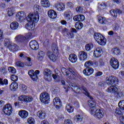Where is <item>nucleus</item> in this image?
<instances>
[{
	"label": "nucleus",
	"mask_w": 124,
	"mask_h": 124,
	"mask_svg": "<svg viewBox=\"0 0 124 124\" xmlns=\"http://www.w3.org/2000/svg\"><path fill=\"white\" fill-rule=\"evenodd\" d=\"M22 38H23V36L21 35H18L16 36L15 40L16 41L18 42V41H20V40H21Z\"/></svg>",
	"instance_id": "57"
},
{
	"label": "nucleus",
	"mask_w": 124,
	"mask_h": 124,
	"mask_svg": "<svg viewBox=\"0 0 124 124\" xmlns=\"http://www.w3.org/2000/svg\"><path fill=\"white\" fill-rule=\"evenodd\" d=\"M73 32L76 33V32H77V31H76V29L74 28H71V32L68 33L67 34V37L68 38H74V33H73Z\"/></svg>",
	"instance_id": "29"
},
{
	"label": "nucleus",
	"mask_w": 124,
	"mask_h": 124,
	"mask_svg": "<svg viewBox=\"0 0 124 124\" xmlns=\"http://www.w3.org/2000/svg\"><path fill=\"white\" fill-rule=\"evenodd\" d=\"M0 72L2 73V74H3L4 75H5L7 73L6 70H5V68H1L0 69Z\"/></svg>",
	"instance_id": "56"
},
{
	"label": "nucleus",
	"mask_w": 124,
	"mask_h": 124,
	"mask_svg": "<svg viewBox=\"0 0 124 124\" xmlns=\"http://www.w3.org/2000/svg\"><path fill=\"white\" fill-rule=\"evenodd\" d=\"M66 109L68 113H72L74 111V108L72 106L69 104H67L66 106Z\"/></svg>",
	"instance_id": "38"
},
{
	"label": "nucleus",
	"mask_w": 124,
	"mask_h": 124,
	"mask_svg": "<svg viewBox=\"0 0 124 124\" xmlns=\"http://www.w3.org/2000/svg\"><path fill=\"white\" fill-rule=\"evenodd\" d=\"M72 89L74 92H75L77 93H82V90L80 89L78 86H75L74 87H72Z\"/></svg>",
	"instance_id": "36"
},
{
	"label": "nucleus",
	"mask_w": 124,
	"mask_h": 124,
	"mask_svg": "<svg viewBox=\"0 0 124 124\" xmlns=\"http://www.w3.org/2000/svg\"><path fill=\"white\" fill-rule=\"evenodd\" d=\"M66 6L69 8H73V7H74V4L71 2H68L66 3Z\"/></svg>",
	"instance_id": "51"
},
{
	"label": "nucleus",
	"mask_w": 124,
	"mask_h": 124,
	"mask_svg": "<svg viewBox=\"0 0 124 124\" xmlns=\"http://www.w3.org/2000/svg\"><path fill=\"white\" fill-rule=\"evenodd\" d=\"M93 48V44H88L86 45L85 49L86 51H91Z\"/></svg>",
	"instance_id": "44"
},
{
	"label": "nucleus",
	"mask_w": 124,
	"mask_h": 124,
	"mask_svg": "<svg viewBox=\"0 0 124 124\" xmlns=\"http://www.w3.org/2000/svg\"><path fill=\"white\" fill-rule=\"evenodd\" d=\"M10 90L12 92H16L18 90V84L16 82H12L10 85Z\"/></svg>",
	"instance_id": "23"
},
{
	"label": "nucleus",
	"mask_w": 124,
	"mask_h": 124,
	"mask_svg": "<svg viewBox=\"0 0 124 124\" xmlns=\"http://www.w3.org/2000/svg\"><path fill=\"white\" fill-rule=\"evenodd\" d=\"M37 116L40 118V119H45V117H46V113L43 110H39L37 113Z\"/></svg>",
	"instance_id": "30"
},
{
	"label": "nucleus",
	"mask_w": 124,
	"mask_h": 124,
	"mask_svg": "<svg viewBox=\"0 0 124 124\" xmlns=\"http://www.w3.org/2000/svg\"><path fill=\"white\" fill-rule=\"evenodd\" d=\"M18 115L21 119H27L29 117V112L24 109H21L18 111Z\"/></svg>",
	"instance_id": "12"
},
{
	"label": "nucleus",
	"mask_w": 124,
	"mask_h": 124,
	"mask_svg": "<svg viewBox=\"0 0 124 124\" xmlns=\"http://www.w3.org/2000/svg\"><path fill=\"white\" fill-rule=\"evenodd\" d=\"M84 66L87 68L90 67V66H93V62L91 61H89L85 62Z\"/></svg>",
	"instance_id": "47"
},
{
	"label": "nucleus",
	"mask_w": 124,
	"mask_h": 124,
	"mask_svg": "<svg viewBox=\"0 0 124 124\" xmlns=\"http://www.w3.org/2000/svg\"><path fill=\"white\" fill-rule=\"evenodd\" d=\"M62 73L66 77L68 80H72L74 78L75 75V71L71 69L70 68L66 69L64 67H62L61 69Z\"/></svg>",
	"instance_id": "2"
},
{
	"label": "nucleus",
	"mask_w": 124,
	"mask_h": 124,
	"mask_svg": "<svg viewBox=\"0 0 124 124\" xmlns=\"http://www.w3.org/2000/svg\"><path fill=\"white\" fill-rule=\"evenodd\" d=\"M13 111L12 105L10 104L5 105L2 108V112L5 115H7V116H10V115L12 114Z\"/></svg>",
	"instance_id": "8"
},
{
	"label": "nucleus",
	"mask_w": 124,
	"mask_h": 124,
	"mask_svg": "<svg viewBox=\"0 0 124 124\" xmlns=\"http://www.w3.org/2000/svg\"><path fill=\"white\" fill-rule=\"evenodd\" d=\"M47 14L51 19H56L57 18V12L53 10H50L48 11Z\"/></svg>",
	"instance_id": "22"
},
{
	"label": "nucleus",
	"mask_w": 124,
	"mask_h": 124,
	"mask_svg": "<svg viewBox=\"0 0 124 124\" xmlns=\"http://www.w3.org/2000/svg\"><path fill=\"white\" fill-rule=\"evenodd\" d=\"M25 17H26V14L24 12H19L16 14V18L17 21L21 22Z\"/></svg>",
	"instance_id": "17"
},
{
	"label": "nucleus",
	"mask_w": 124,
	"mask_h": 124,
	"mask_svg": "<svg viewBox=\"0 0 124 124\" xmlns=\"http://www.w3.org/2000/svg\"><path fill=\"white\" fill-rule=\"evenodd\" d=\"M119 76L122 79H124V71L119 72Z\"/></svg>",
	"instance_id": "62"
},
{
	"label": "nucleus",
	"mask_w": 124,
	"mask_h": 124,
	"mask_svg": "<svg viewBox=\"0 0 124 124\" xmlns=\"http://www.w3.org/2000/svg\"><path fill=\"white\" fill-rule=\"evenodd\" d=\"M118 106L121 110H124V100H122L119 102Z\"/></svg>",
	"instance_id": "46"
},
{
	"label": "nucleus",
	"mask_w": 124,
	"mask_h": 124,
	"mask_svg": "<svg viewBox=\"0 0 124 124\" xmlns=\"http://www.w3.org/2000/svg\"><path fill=\"white\" fill-rule=\"evenodd\" d=\"M110 13L113 17H117V12L116 11H114V10H111L110 11Z\"/></svg>",
	"instance_id": "53"
},
{
	"label": "nucleus",
	"mask_w": 124,
	"mask_h": 124,
	"mask_svg": "<svg viewBox=\"0 0 124 124\" xmlns=\"http://www.w3.org/2000/svg\"><path fill=\"white\" fill-rule=\"evenodd\" d=\"M55 6L58 11H63L65 9V5L62 3H57Z\"/></svg>",
	"instance_id": "20"
},
{
	"label": "nucleus",
	"mask_w": 124,
	"mask_h": 124,
	"mask_svg": "<svg viewBox=\"0 0 124 124\" xmlns=\"http://www.w3.org/2000/svg\"><path fill=\"white\" fill-rule=\"evenodd\" d=\"M3 40V33L2 31L0 30V42H1Z\"/></svg>",
	"instance_id": "60"
},
{
	"label": "nucleus",
	"mask_w": 124,
	"mask_h": 124,
	"mask_svg": "<svg viewBox=\"0 0 124 124\" xmlns=\"http://www.w3.org/2000/svg\"><path fill=\"white\" fill-rule=\"evenodd\" d=\"M53 103L54 105H56V108H59L62 106V101L59 97H56L53 99Z\"/></svg>",
	"instance_id": "25"
},
{
	"label": "nucleus",
	"mask_w": 124,
	"mask_h": 124,
	"mask_svg": "<svg viewBox=\"0 0 124 124\" xmlns=\"http://www.w3.org/2000/svg\"><path fill=\"white\" fill-rule=\"evenodd\" d=\"M81 89L84 94L87 95V96L91 99L88 101L85 108L88 109V110H90L91 115H94V116L96 117L97 119H102V118L104 117V111L100 109H96V108L95 107V102L93 101V98L90 95V93L88 92L87 88L85 87H82Z\"/></svg>",
	"instance_id": "1"
},
{
	"label": "nucleus",
	"mask_w": 124,
	"mask_h": 124,
	"mask_svg": "<svg viewBox=\"0 0 124 124\" xmlns=\"http://www.w3.org/2000/svg\"><path fill=\"white\" fill-rule=\"evenodd\" d=\"M101 75H102V72H97V73H96L95 74V76L96 77H98L99 76H101Z\"/></svg>",
	"instance_id": "64"
},
{
	"label": "nucleus",
	"mask_w": 124,
	"mask_h": 124,
	"mask_svg": "<svg viewBox=\"0 0 124 124\" xmlns=\"http://www.w3.org/2000/svg\"><path fill=\"white\" fill-rule=\"evenodd\" d=\"M73 20L75 22H77V21H79V15L74 16L73 17Z\"/></svg>",
	"instance_id": "61"
},
{
	"label": "nucleus",
	"mask_w": 124,
	"mask_h": 124,
	"mask_svg": "<svg viewBox=\"0 0 124 124\" xmlns=\"http://www.w3.org/2000/svg\"><path fill=\"white\" fill-rule=\"evenodd\" d=\"M85 20V16L83 15H78V21H84Z\"/></svg>",
	"instance_id": "55"
},
{
	"label": "nucleus",
	"mask_w": 124,
	"mask_h": 124,
	"mask_svg": "<svg viewBox=\"0 0 124 124\" xmlns=\"http://www.w3.org/2000/svg\"><path fill=\"white\" fill-rule=\"evenodd\" d=\"M30 46L32 50H37L38 49V43L36 41H31L30 43Z\"/></svg>",
	"instance_id": "19"
},
{
	"label": "nucleus",
	"mask_w": 124,
	"mask_h": 124,
	"mask_svg": "<svg viewBox=\"0 0 124 124\" xmlns=\"http://www.w3.org/2000/svg\"><path fill=\"white\" fill-rule=\"evenodd\" d=\"M98 7L100 9H105V8L107 7V4H106V3H105V2L99 3Z\"/></svg>",
	"instance_id": "40"
},
{
	"label": "nucleus",
	"mask_w": 124,
	"mask_h": 124,
	"mask_svg": "<svg viewBox=\"0 0 124 124\" xmlns=\"http://www.w3.org/2000/svg\"><path fill=\"white\" fill-rule=\"evenodd\" d=\"M19 27V23L17 22H13L10 25V28L12 30H17Z\"/></svg>",
	"instance_id": "33"
},
{
	"label": "nucleus",
	"mask_w": 124,
	"mask_h": 124,
	"mask_svg": "<svg viewBox=\"0 0 124 124\" xmlns=\"http://www.w3.org/2000/svg\"><path fill=\"white\" fill-rule=\"evenodd\" d=\"M107 92L108 93H117L118 88L116 86H112L107 89Z\"/></svg>",
	"instance_id": "21"
},
{
	"label": "nucleus",
	"mask_w": 124,
	"mask_h": 124,
	"mask_svg": "<svg viewBox=\"0 0 124 124\" xmlns=\"http://www.w3.org/2000/svg\"><path fill=\"white\" fill-rule=\"evenodd\" d=\"M11 80H12V81H13L14 82H16L18 81V76L15 75H12L11 76Z\"/></svg>",
	"instance_id": "49"
},
{
	"label": "nucleus",
	"mask_w": 124,
	"mask_h": 124,
	"mask_svg": "<svg viewBox=\"0 0 124 124\" xmlns=\"http://www.w3.org/2000/svg\"><path fill=\"white\" fill-rule=\"evenodd\" d=\"M78 60V58L77 57V55L75 54H71L69 56V61H70V62H72V63H76Z\"/></svg>",
	"instance_id": "18"
},
{
	"label": "nucleus",
	"mask_w": 124,
	"mask_h": 124,
	"mask_svg": "<svg viewBox=\"0 0 124 124\" xmlns=\"http://www.w3.org/2000/svg\"><path fill=\"white\" fill-rule=\"evenodd\" d=\"M52 50L56 55H58L59 51L58 50V46L57 44H53L52 45Z\"/></svg>",
	"instance_id": "41"
},
{
	"label": "nucleus",
	"mask_w": 124,
	"mask_h": 124,
	"mask_svg": "<svg viewBox=\"0 0 124 124\" xmlns=\"http://www.w3.org/2000/svg\"><path fill=\"white\" fill-rule=\"evenodd\" d=\"M106 82L108 85H114L119 82V79L113 76H109L106 78Z\"/></svg>",
	"instance_id": "9"
},
{
	"label": "nucleus",
	"mask_w": 124,
	"mask_h": 124,
	"mask_svg": "<svg viewBox=\"0 0 124 124\" xmlns=\"http://www.w3.org/2000/svg\"><path fill=\"white\" fill-rule=\"evenodd\" d=\"M119 120L121 124H124V116H121L119 117Z\"/></svg>",
	"instance_id": "63"
},
{
	"label": "nucleus",
	"mask_w": 124,
	"mask_h": 124,
	"mask_svg": "<svg viewBox=\"0 0 124 124\" xmlns=\"http://www.w3.org/2000/svg\"><path fill=\"white\" fill-rule=\"evenodd\" d=\"M44 57H45V53L43 51H40L38 53L37 59L39 62H42L44 60Z\"/></svg>",
	"instance_id": "26"
},
{
	"label": "nucleus",
	"mask_w": 124,
	"mask_h": 124,
	"mask_svg": "<svg viewBox=\"0 0 124 124\" xmlns=\"http://www.w3.org/2000/svg\"><path fill=\"white\" fill-rule=\"evenodd\" d=\"M4 45L6 47H8L9 50L11 51V52H15L18 51L19 49V46L17 45L12 43L8 39H5L4 41Z\"/></svg>",
	"instance_id": "3"
},
{
	"label": "nucleus",
	"mask_w": 124,
	"mask_h": 124,
	"mask_svg": "<svg viewBox=\"0 0 124 124\" xmlns=\"http://www.w3.org/2000/svg\"><path fill=\"white\" fill-rule=\"evenodd\" d=\"M98 21L99 24L101 25H105L107 24V19L105 17H103L102 16H99L98 17Z\"/></svg>",
	"instance_id": "31"
},
{
	"label": "nucleus",
	"mask_w": 124,
	"mask_h": 124,
	"mask_svg": "<svg viewBox=\"0 0 124 124\" xmlns=\"http://www.w3.org/2000/svg\"><path fill=\"white\" fill-rule=\"evenodd\" d=\"M92 66H93V67H97V66H99V63H98V62L94 61L92 62Z\"/></svg>",
	"instance_id": "54"
},
{
	"label": "nucleus",
	"mask_w": 124,
	"mask_h": 124,
	"mask_svg": "<svg viewBox=\"0 0 124 124\" xmlns=\"http://www.w3.org/2000/svg\"><path fill=\"white\" fill-rule=\"evenodd\" d=\"M72 121L70 119H66L64 121V124H73Z\"/></svg>",
	"instance_id": "58"
},
{
	"label": "nucleus",
	"mask_w": 124,
	"mask_h": 124,
	"mask_svg": "<svg viewBox=\"0 0 124 124\" xmlns=\"http://www.w3.org/2000/svg\"><path fill=\"white\" fill-rule=\"evenodd\" d=\"M78 57L79 60L83 62V61H86L87 60L88 55L85 51H80L78 52Z\"/></svg>",
	"instance_id": "13"
},
{
	"label": "nucleus",
	"mask_w": 124,
	"mask_h": 124,
	"mask_svg": "<svg viewBox=\"0 0 124 124\" xmlns=\"http://www.w3.org/2000/svg\"><path fill=\"white\" fill-rule=\"evenodd\" d=\"M72 15V13L71 11L66 12L64 14V18L67 21L70 20V16Z\"/></svg>",
	"instance_id": "34"
},
{
	"label": "nucleus",
	"mask_w": 124,
	"mask_h": 124,
	"mask_svg": "<svg viewBox=\"0 0 124 124\" xmlns=\"http://www.w3.org/2000/svg\"><path fill=\"white\" fill-rule=\"evenodd\" d=\"M103 51H102V48L101 47H97L96 49L93 52V56L95 58H99V57L101 56Z\"/></svg>",
	"instance_id": "16"
},
{
	"label": "nucleus",
	"mask_w": 124,
	"mask_h": 124,
	"mask_svg": "<svg viewBox=\"0 0 124 124\" xmlns=\"http://www.w3.org/2000/svg\"><path fill=\"white\" fill-rule=\"evenodd\" d=\"M28 75L33 81H36L38 79L37 75L35 74L33 70H30L28 71Z\"/></svg>",
	"instance_id": "15"
},
{
	"label": "nucleus",
	"mask_w": 124,
	"mask_h": 124,
	"mask_svg": "<svg viewBox=\"0 0 124 124\" xmlns=\"http://www.w3.org/2000/svg\"><path fill=\"white\" fill-rule=\"evenodd\" d=\"M40 100L42 103L48 104L50 101V95L47 92H44L40 94Z\"/></svg>",
	"instance_id": "6"
},
{
	"label": "nucleus",
	"mask_w": 124,
	"mask_h": 124,
	"mask_svg": "<svg viewBox=\"0 0 124 124\" xmlns=\"http://www.w3.org/2000/svg\"><path fill=\"white\" fill-rule=\"evenodd\" d=\"M41 4L43 7L48 8L50 7V2L48 0H41Z\"/></svg>",
	"instance_id": "28"
},
{
	"label": "nucleus",
	"mask_w": 124,
	"mask_h": 124,
	"mask_svg": "<svg viewBox=\"0 0 124 124\" xmlns=\"http://www.w3.org/2000/svg\"><path fill=\"white\" fill-rule=\"evenodd\" d=\"M26 20L30 23L35 24L39 21V15L38 14H30L26 17Z\"/></svg>",
	"instance_id": "5"
},
{
	"label": "nucleus",
	"mask_w": 124,
	"mask_h": 124,
	"mask_svg": "<svg viewBox=\"0 0 124 124\" xmlns=\"http://www.w3.org/2000/svg\"><path fill=\"white\" fill-rule=\"evenodd\" d=\"M83 27H84V25L82 23L77 22L75 24V28L77 30H82Z\"/></svg>",
	"instance_id": "45"
},
{
	"label": "nucleus",
	"mask_w": 124,
	"mask_h": 124,
	"mask_svg": "<svg viewBox=\"0 0 124 124\" xmlns=\"http://www.w3.org/2000/svg\"><path fill=\"white\" fill-rule=\"evenodd\" d=\"M112 54L114 55H121V50L118 48H114V49H112L111 50Z\"/></svg>",
	"instance_id": "39"
},
{
	"label": "nucleus",
	"mask_w": 124,
	"mask_h": 124,
	"mask_svg": "<svg viewBox=\"0 0 124 124\" xmlns=\"http://www.w3.org/2000/svg\"><path fill=\"white\" fill-rule=\"evenodd\" d=\"M33 98L30 95H21L18 97V101H24L26 103H29V102H31Z\"/></svg>",
	"instance_id": "10"
},
{
	"label": "nucleus",
	"mask_w": 124,
	"mask_h": 124,
	"mask_svg": "<svg viewBox=\"0 0 124 124\" xmlns=\"http://www.w3.org/2000/svg\"><path fill=\"white\" fill-rule=\"evenodd\" d=\"M93 37L99 45L104 46L106 45V38L100 33H95Z\"/></svg>",
	"instance_id": "4"
},
{
	"label": "nucleus",
	"mask_w": 124,
	"mask_h": 124,
	"mask_svg": "<svg viewBox=\"0 0 124 124\" xmlns=\"http://www.w3.org/2000/svg\"><path fill=\"white\" fill-rule=\"evenodd\" d=\"M115 114H116V115H122L123 113L122 112L121 110H120V108H116V109H115Z\"/></svg>",
	"instance_id": "59"
},
{
	"label": "nucleus",
	"mask_w": 124,
	"mask_h": 124,
	"mask_svg": "<svg viewBox=\"0 0 124 124\" xmlns=\"http://www.w3.org/2000/svg\"><path fill=\"white\" fill-rule=\"evenodd\" d=\"M16 65L17 66H19V67H24V66H25V64L21 62H17Z\"/></svg>",
	"instance_id": "52"
},
{
	"label": "nucleus",
	"mask_w": 124,
	"mask_h": 124,
	"mask_svg": "<svg viewBox=\"0 0 124 124\" xmlns=\"http://www.w3.org/2000/svg\"><path fill=\"white\" fill-rule=\"evenodd\" d=\"M110 64L111 66H112L113 69H118L119 68V65L120 64L119 63V61H118V59L112 58L110 60Z\"/></svg>",
	"instance_id": "11"
},
{
	"label": "nucleus",
	"mask_w": 124,
	"mask_h": 124,
	"mask_svg": "<svg viewBox=\"0 0 124 124\" xmlns=\"http://www.w3.org/2000/svg\"><path fill=\"white\" fill-rule=\"evenodd\" d=\"M35 28V24L29 22L26 25V28L28 31H33Z\"/></svg>",
	"instance_id": "27"
},
{
	"label": "nucleus",
	"mask_w": 124,
	"mask_h": 124,
	"mask_svg": "<svg viewBox=\"0 0 124 124\" xmlns=\"http://www.w3.org/2000/svg\"><path fill=\"white\" fill-rule=\"evenodd\" d=\"M44 79L47 82L52 81V71L48 69H45L43 72Z\"/></svg>",
	"instance_id": "7"
},
{
	"label": "nucleus",
	"mask_w": 124,
	"mask_h": 124,
	"mask_svg": "<svg viewBox=\"0 0 124 124\" xmlns=\"http://www.w3.org/2000/svg\"><path fill=\"white\" fill-rule=\"evenodd\" d=\"M15 13V8L12 7L8 9V16H13Z\"/></svg>",
	"instance_id": "35"
},
{
	"label": "nucleus",
	"mask_w": 124,
	"mask_h": 124,
	"mask_svg": "<svg viewBox=\"0 0 124 124\" xmlns=\"http://www.w3.org/2000/svg\"><path fill=\"white\" fill-rule=\"evenodd\" d=\"M27 122L29 124H35V120L32 117L28 118Z\"/></svg>",
	"instance_id": "48"
},
{
	"label": "nucleus",
	"mask_w": 124,
	"mask_h": 124,
	"mask_svg": "<svg viewBox=\"0 0 124 124\" xmlns=\"http://www.w3.org/2000/svg\"><path fill=\"white\" fill-rule=\"evenodd\" d=\"M76 12L77 13H82L83 12V7L79 6L76 8Z\"/></svg>",
	"instance_id": "50"
},
{
	"label": "nucleus",
	"mask_w": 124,
	"mask_h": 124,
	"mask_svg": "<svg viewBox=\"0 0 124 124\" xmlns=\"http://www.w3.org/2000/svg\"><path fill=\"white\" fill-rule=\"evenodd\" d=\"M94 70L92 67L86 68L83 71V73L86 76H91V75L93 74Z\"/></svg>",
	"instance_id": "14"
},
{
	"label": "nucleus",
	"mask_w": 124,
	"mask_h": 124,
	"mask_svg": "<svg viewBox=\"0 0 124 124\" xmlns=\"http://www.w3.org/2000/svg\"><path fill=\"white\" fill-rule=\"evenodd\" d=\"M62 85L63 86L64 90H66V88H69L70 85L69 84L68 82H65V80H62L61 81Z\"/></svg>",
	"instance_id": "43"
},
{
	"label": "nucleus",
	"mask_w": 124,
	"mask_h": 124,
	"mask_svg": "<svg viewBox=\"0 0 124 124\" xmlns=\"http://www.w3.org/2000/svg\"><path fill=\"white\" fill-rule=\"evenodd\" d=\"M47 56L49 59H50L51 61H52V62H56V61H57V56H56L55 53L51 51H48L47 52Z\"/></svg>",
	"instance_id": "24"
},
{
	"label": "nucleus",
	"mask_w": 124,
	"mask_h": 124,
	"mask_svg": "<svg viewBox=\"0 0 124 124\" xmlns=\"http://www.w3.org/2000/svg\"><path fill=\"white\" fill-rule=\"evenodd\" d=\"M33 9L34 14H38L39 15V12L41 11V7H40V6H39L38 5H35Z\"/></svg>",
	"instance_id": "32"
},
{
	"label": "nucleus",
	"mask_w": 124,
	"mask_h": 124,
	"mask_svg": "<svg viewBox=\"0 0 124 124\" xmlns=\"http://www.w3.org/2000/svg\"><path fill=\"white\" fill-rule=\"evenodd\" d=\"M8 71L9 73H12V74H15L17 72L16 69L12 66H10L8 68Z\"/></svg>",
	"instance_id": "42"
},
{
	"label": "nucleus",
	"mask_w": 124,
	"mask_h": 124,
	"mask_svg": "<svg viewBox=\"0 0 124 124\" xmlns=\"http://www.w3.org/2000/svg\"><path fill=\"white\" fill-rule=\"evenodd\" d=\"M74 120L77 122H82L83 120V116L80 114H77L74 117Z\"/></svg>",
	"instance_id": "37"
}]
</instances>
